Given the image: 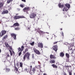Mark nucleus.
I'll return each instance as SVG.
<instances>
[{
    "label": "nucleus",
    "mask_w": 75,
    "mask_h": 75,
    "mask_svg": "<svg viewBox=\"0 0 75 75\" xmlns=\"http://www.w3.org/2000/svg\"><path fill=\"white\" fill-rule=\"evenodd\" d=\"M28 49H26L25 50V52H27V51H28Z\"/></svg>",
    "instance_id": "43"
},
{
    "label": "nucleus",
    "mask_w": 75,
    "mask_h": 75,
    "mask_svg": "<svg viewBox=\"0 0 75 75\" xmlns=\"http://www.w3.org/2000/svg\"><path fill=\"white\" fill-rule=\"evenodd\" d=\"M70 70H69V69H68V72H69V71H70Z\"/></svg>",
    "instance_id": "47"
},
{
    "label": "nucleus",
    "mask_w": 75,
    "mask_h": 75,
    "mask_svg": "<svg viewBox=\"0 0 75 75\" xmlns=\"http://www.w3.org/2000/svg\"><path fill=\"white\" fill-rule=\"evenodd\" d=\"M7 57H10V55L8 54H7Z\"/></svg>",
    "instance_id": "46"
},
{
    "label": "nucleus",
    "mask_w": 75,
    "mask_h": 75,
    "mask_svg": "<svg viewBox=\"0 0 75 75\" xmlns=\"http://www.w3.org/2000/svg\"><path fill=\"white\" fill-rule=\"evenodd\" d=\"M40 33H42V34H44V33H45L41 30H40Z\"/></svg>",
    "instance_id": "34"
},
{
    "label": "nucleus",
    "mask_w": 75,
    "mask_h": 75,
    "mask_svg": "<svg viewBox=\"0 0 75 75\" xmlns=\"http://www.w3.org/2000/svg\"><path fill=\"white\" fill-rule=\"evenodd\" d=\"M0 37H1V33H0Z\"/></svg>",
    "instance_id": "51"
},
{
    "label": "nucleus",
    "mask_w": 75,
    "mask_h": 75,
    "mask_svg": "<svg viewBox=\"0 0 75 75\" xmlns=\"http://www.w3.org/2000/svg\"><path fill=\"white\" fill-rule=\"evenodd\" d=\"M18 10H20V9H18Z\"/></svg>",
    "instance_id": "60"
},
{
    "label": "nucleus",
    "mask_w": 75,
    "mask_h": 75,
    "mask_svg": "<svg viewBox=\"0 0 75 75\" xmlns=\"http://www.w3.org/2000/svg\"><path fill=\"white\" fill-rule=\"evenodd\" d=\"M18 51H21V48H20V47H19L18 49Z\"/></svg>",
    "instance_id": "35"
},
{
    "label": "nucleus",
    "mask_w": 75,
    "mask_h": 75,
    "mask_svg": "<svg viewBox=\"0 0 75 75\" xmlns=\"http://www.w3.org/2000/svg\"><path fill=\"white\" fill-rule=\"evenodd\" d=\"M60 56L61 57H63L64 56V53L62 52L60 53Z\"/></svg>",
    "instance_id": "15"
},
{
    "label": "nucleus",
    "mask_w": 75,
    "mask_h": 75,
    "mask_svg": "<svg viewBox=\"0 0 75 75\" xmlns=\"http://www.w3.org/2000/svg\"><path fill=\"white\" fill-rule=\"evenodd\" d=\"M50 58L51 59H56V57L54 56V55L51 54L50 55Z\"/></svg>",
    "instance_id": "12"
},
{
    "label": "nucleus",
    "mask_w": 75,
    "mask_h": 75,
    "mask_svg": "<svg viewBox=\"0 0 75 75\" xmlns=\"http://www.w3.org/2000/svg\"><path fill=\"white\" fill-rule=\"evenodd\" d=\"M58 6L59 8H62L64 7V5H61V3L59 4Z\"/></svg>",
    "instance_id": "14"
},
{
    "label": "nucleus",
    "mask_w": 75,
    "mask_h": 75,
    "mask_svg": "<svg viewBox=\"0 0 75 75\" xmlns=\"http://www.w3.org/2000/svg\"><path fill=\"white\" fill-rule=\"evenodd\" d=\"M68 9V8H67V7H64V8H63V11H68V9Z\"/></svg>",
    "instance_id": "11"
},
{
    "label": "nucleus",
    "mask_w": 75,
    "mask_h": 75,
    "mask_svg": "<svg viewBox=\"0 0 75 75\" xmlns=\"http://www.w3.org/2000/svg\"><path fill=\"white\" fill-rule=\"evenodd\" d=\"M61 35H63V36H64V33H63V32H62V33H61Z\"/></svg>",
    "instance_id": "42"
},
{
    "label": "nucleus",
    "mask_w": 75,
    "mask_h": 75,
    "mask_svg": "<svg viewBox=\"0 0 75 75\" xmlns=\"http://www.w3.org/2000/svg\"><path fill=\"white\" fill-rule=\"evenodd\" d=\"M21 51H23V49H24V46H22L21 47Z\"/></svg>",
    "instance_id": "31"
},
{
    "label": "nucleus",
    "mask_w": 75,
    "mask_h": 75,
    "mask_svg": "<svg viewBox=\"0 0 75 75\" xmlns=\"http://www.w3.org/2000/svg\"><path fill=\"white\" fill-rule=\"evenodd\" d=\"M47 33V34H49V33Z\"/></svg>",
    "instance_id": "62"
},
{
    "label": "nucleus",
    "mask_w": 75,
    "mask_h": 75,
    "mask_svg": "<svg viewBox=\"0 0 75 75\" xmlns=\"http://www.w3.org/2000/svg\"><path fill=\"white\" fill-rule=\"evenodd\" d=\"M60 30H62V28H61V29H60Z\"/></svg>",
    "instance_id": "54"
},
{
    "label": "nucleus",
    "mask_w": 75,
    "mask_h": 75,
    "mask_svg": "<svg viewBox=\"0 0 75 75\" xmlns=\"http://www.w3.org/2000/svg\"><path fill=\"white\" fill-rule=\"evenodd\" d=\"M69 75H72V73L71 72V70H70L69 71Z\"/></svg>",
    "instance_id": "33"
},
{
    "label": "nucleus",
    "mask_w": 75,
    "mask_h": 75,
    "mask_svg": "<svg viewBox=\"0 0 75 75\" xmlns=\"http://www.w3.org/2000/svg\"><path fill=\"white\" fill-rule=\"evenodd\" d=\"M30 44L32 46H33L34 45V42H33L32 43H30Z\"/></svg>",
    "instance_id": "27"
},
{
    "label": "nucleus",
    "mask_w": 75,
    "mask_h": 75,
    "mask_svg": "<svg viewBox=\"0 0 75 75\" xmlns=\"http://www.w3.org/2000/svg\"><path fill=\"white\" fill-rule=\"evenodd\" d=\"M66 55L68 58H69V54L66 53Z\"/></svg>",
    "instance_id": "22"
},
{
    "label": "nucleus",
    "mask_w": 75,
    "mask_h": 75,
    "mask_svg": "<svg viewBox=\"0 0 75 75\" xmlns=\"http://www.w3.org/2000/svg\"><path fill=\"white\" fill-rule=\"evenodd\" d=\"M52 66L54 68H58V67L56 65H55L54 64H52Z\"/></svg>",
    "instance_id": "17"
},
{
    "label": "nucleus",
    "mask_w": 75,
    "mask_h": 75,
    "mask_svg": "<svg viewBox=\"0 0 75 75\" xmlns=\"http://www.w3.org/2000/svg\"><path fill=\"white\" fill-rule=\"evenodd\" d=\"M5 45H6V47H9V45H8V44L7 43H5Z\"/></svg>",
    "instance_id": "26"
},
{
    "label": "nucleus",
    "mask_w": 75,
    "mask_h": 75,
    "mask_svg": "<svg viewBox=\"0 0 75 75\" xmlns=\"http://www.w3.org/2000/svg\"><path fill=\"white\" fill-rule=\"evenodd\" d=\"M57 48H58V46L57 45L54 46V47H53V49L56 52H57Z\"/></svg>",
    "instance_id": "7"
},
{
    "label": "nucleus",
    "mask_w": 75,
    "mask_h": 75,
    "mask_svg": "<svg viewBox=\"0 0 75 75\" xmlns=\"http://www.w3.org/2000/svg\"><path fill=\"white\" fill-rule=\"evenodd\" d=\"M15 69L16 71V73H17V72H18V69L17 67H15Z\"/></svg>",
    "instance_id": "29"
},
{
    "label": "nucleus",
    "mask_w": 75,
    "mask_h": 75,
    "mask_svg": "<svg viewBox=\"0 0 75 75\" xmlns=\"http://www.w3.org/2000/svg\"><path fill=\"white\" fill-rule=\"evenodd\" d=\"M29 70H30V69H25V71H26L27 72H29Z\"/></svg>",
    "instance_id": "23"
},
{
    "label": "nucleus",
    "mask_w": 75,
    "mask_h": 75,
    "mask_svg": "<svg viewBox=\"0 0 75 75\" xmlns=\"http://www.w3.org/2000/svg\"><path fill=\"white\" fill-rule=\"evenodd\" d=\"M6 32L5 30H2L1 31V37H2L5 34H6Z\"/></svg>",
    "instance_id": "10"
},
{
    "label": "nucleus",
    "mask_w": 75,
    "mask_h": 75,
    "mask_svg": "<svg viewBox=\"0 0 75 75\" xmlns=\"http://www.w3.org/2000/svg\"><path fill=\"white\" fill-rule=\"evenodd\" d=\"M1 50L0 49V53H1Z\"/></svg>",
    "instance_id": "50"
},
{
    "label": "nucleus",
    "mask_w": 75,
    "mask_h": 75,
    "mask_svg": "<svg viewBox=\"0 0 75 75\" xmlns=\"http://www.w3.org/2000/svg\"><path fill=\"white\" fill-rule=\"evenodd\" d=\"M32 58L34 59V54H32Z\"/></svg>",
    "instance_id": "39"
},
{
    "label": "nucleus",
    "mask_w": 75,
    "mask_h": 75,
    "mask_svg": "<svg viewBox=\"0 0 75 75\" xmlns=\"http://www.w3.org/2000/svg\"><path fill=\"white\" fill-rule=\"evenodd\" d=\"M32 70L33 72H34V71H35V68H33Z\"/></svg>",
    "instance_id": "40"
},
{
    "label": "nucleus",
    "mask_w": 75,
    "mask_h": 75,
    "mask_svg": "<svg viewBox=\"0 0 75 75\" xmlns=\"http://www.w3.org/2000/svg\"><path fill=\"white\" fill-rule=\"evenodd\" d=\"M48 40V38H47Z\"/></svg>",
    "instance_id": "61"
},
{
    "label": "nucleus",
    "mask_w": 75,
    "mask_h": 75,
    "mask_svg": "<svg viewBox=\"0 0 75 75\" xmlns=\"http://www.w3.org/2000/svg\"><path fill=\"white\" fill-rule=\"evenodd\" d=\"M21 51L19 53V56H20V55H21Z\"/></svg>",
    "instance_id": "41"
},
{
    "label": "nucleus",
    "mask_w": 75,
    "mask_h": 75,
    "mask_svg": "<svg viewBox=\"0 0 75 75\" xmlns=\"http://www.w3.org/2000/svg\"><path fill=\"white\" fill-rule=\"evenodd\" d=\"M20 6H21V7H22V8H23V7H24V4H21L20 5Z\"/></svg>",
    "instance_id": "28"
},
{
    "label": "nucleus",
    "mask_w": 75,
    "mask_h": 75,
    "mask_svg": "<svg viewBox=\"0 0 75 75\" xmlns=\"http://www.w3.org/2000/svg\"><path fill=\"white\" fill-rule=\"evenodd\" d=\"M33 50L35 53L36 54H38V55H40V54H41V53L39 51L36 50L35 49H34Z\"/></svg>",
    "instance_id": "4"
},
{
    "label": "nucleus",
    "mask_w": 75,
    "mask_h": 75,
    "mask_svg": "<svg viewBox=\"0 0 75 75\" xmlns=\"http://www.w3.org/2000/svg\"><path fill=\"white\" fill-rule=\"evenodd\" d=\"M9 48L10 49L9 50H11V51H12V47H11L9 46Z\"/></svg>",
    "instance_id": "37"
},
{
    "label": "nucleus",
    "mask_w": 75,
    "mask_h": 75,
    "mask_svg": "<svg viewBox=\"0 0 75 75\" xmlns=\"http://www.w3.org/2000/svg\"><path fill=\"white\" fill-rule=\"evenodd\" d=\"M60 42V41L55 42H54L53 44H57V42Z\"/></svg>",
    "instance_id": "36"
},
{
    "label": "nucleus",
    "mask_w": 75,
    "mask_h": 75,
    "mask_svg": "<svg viewBox=\"0 0 75 75\" xmlns=\"http://www.w3.org/2000/svg\"><path fill=\"white\" fill-rule=\"evenodd\" d=\"M22 1H23L24 2H25V0H22Z\"/></svg>",
    "instance_id": "44"
},
{
    "label": "nucleus",
    "mask_w": 75,
    "mask_h": 75,
    "mask_svg": "<svg viewBox=\"0 0 75 75\" xmlns=\"http://www.w3.org/2000/svg\"><path fill=\"white\" fill-rule=\"evenodd\" d=\"M55 61L54 60H52L50 61V62H51V64H52L53 63H55Z\"/></svg>",
    "instance_id": "21"
},
{
    "label": "nucleus",
    "mask_w": 75,
    "mask_h": 75,
    "mask_svg": "<svg viewBox=\"0 0 75 75\" xmlns=\"http://www.w3.org/2000/svg\"><path fill=\"white\" fill-rule=\"evenodd\" d=\"M27 57V58L28 59H29V57H30V53L28 52L23 57V59L24 61H25V58H26V57Z\"/></svg>",
    "instance_id": "1"
},
{
    "label": "nucleus",
    "mask_w": 75,
    "mask_h": 75,
    "mask_svg": "<svg viewBox=\"0 0 75 75\" xmlns=\"http://www.w3.org/2000/svg\"><path fill=\"white\" fill-rule=\"evenodd\" d=\"M9 52H10L11 56H12L13 55V53H12V52H11V51L10 50H9Z\"/></svg>",
    "instance_id": "30"
},
{
    "label": "nucleus",
    "mask_w": 75,
    "mask_h": 75,
    "mask_svg": "<svg viewBox=\"0 0 75 75\" xmlns=\"http://www.w3.org/2000/svg\"><path fill=\"white\" fill-rule=\"evenodd\" d=\"M6 0H3V1H6Z\"/></svg>",
    "instance_id": "56"
},
{
    "label": "nucleus",
    "mask_w": 75,
    "mask_h": 75,
    "mask_svg": "<svg viewBox=\"0 0 75 75\" xmlns=\"http://www.w3.org/2000/svg\"><path fill=\"white\" fill-rule=\"evenodd\" d=\"M16 16H17V15H18V14L17 13V14H16Z\"/></svg>",
    "instance_id": "53"
},
{
    "label": "nucleus",
    "mask_w": 75,
    "mask_h": 75,
    "mask_svg": "<svg viewBox=\"0 0 75 75\" xmlns=\"http://www.w3.org/2000/svg\"><path fill=\"white\" fill-rule=\"evenodd\" d=\"M32 67V66H30V68H31Z\"/></svg>",
    "instance_id": "58"
},
{
    "label": "nucleus",
    "mask_w": 75,
    "mask_h": 75,
    "mask_svg": "<svg viewBox=\"0 0 75 75\" xmlns=\"http://www.w3.org/2000/svg\"><path fill=\"white\" fill-rule=\"evenodd\" d=\"M65 6H66V7H67V8H68L69 9L70 8V5L68 4H65Z\"/></svg>",
    "instance_id": "13"
},
{
    "label": "nucleus",
    "mask_w": 75,
    "mask_h": 75,
    "mask_svg": "<svg viewBox=\"0 0 75 75\" xmlns=\"http://www.w3.org/2000/svg\"><path fill=\"white\" fill-rule=\"evenodd\" d=\"M73 44H72L71 45V47H73Z\"/></svg>",
    "instance_id": "52"
},
{
    "label": "nucleus",
    "mask_w": 75,
    "mask_h": 75,
    "mask_svg": "<svg viewBox=\"0 0 75 75\" xmlns=\"http://www.w3.org/2000/svg\"><path fill=\"white\" fill-rule=\"evenodd\" d=\"M11 7H9V10H11Z\"/></svg>",
    "instance_id": "45"
},
{
    "label": "nucleus",
    "mask_w": 75,
    "mask_h": 75,
    "mask_svg": "<svg viewBox=\"0 0 75 75\" xmlns=\"http://www.w3.org/2000/svg\"><path fill=\"white\" fill-rule=\"evenodd\" d=\"M69 49H71V48H70V47H69Z\"/></svg>",
    "instance_id": "59"
},
{
    "label": "nucleus",
    "mask_w": 75,
    "mask_h": 75,
    "mask_svg": "<svg viewBox=\"0 0 75 75\" xmlns=\"http://www.w3.org/2000/svg\"><path fill=\"white\" fill-rule=\"evenodd\" d=\"M43 75H47V74H46L45 73H44L43 74Z\"/></svg>",
    "instance_id": "49"
},
{
    "label": "nucleus",
    "mask_w": 75,
    "mask_h": 75,
    "mask_svg": "<svg viewBox=\"0 0 75 75\" xmlns=\"http://www.w3.org/2000/svg\"><path fill=\"white\" fill-rule=\"evenodd\" d=\"M13 0H8L7 2L8 3H10V2H12Z\"/></svg>",
    "instance_id": "24"
},
{
    "label": "nucleus",
    "mask_w": 75,
    "mask_h": 75,
    "mask_svg": "<svg viewBox=\"0 0 75 75\" xmlns=\"http://www.w3.org/2000/svg\"><path fill=\"white\" fill-rule=\"evenodd\" d=\"M25 18L24 16H15L14 17V19H15L16 20H17V19H18V18Z\"/></svg>",
    "instance_id": "3"
},
{
    "label": "nucleus",
    "mask_w": 75,
    "mask_h": 75,
    "mask_svg": "<svg viewBox=\"0 0 75 75\" xmlns=\"http://www.w3.org/2000/svg\"><path fill=\"white\" fill-rule=\"evenodd\" d=\"M29 10H30V8L28 7L27 8L25 7L23 10V11L24 12H27Z\"/></svg>",
    "instance_id": "6"
},
{
    "label": "nucleus",
    "mask_w": 75,
    "mask_h": 75,
    "mask_svg": "<svg viewBox=\"0 0 75 75\" xmlns=\"http://www.w3.org/2000/svg\"><path fill=\"white\" fill-rule=\"evenodd\" d=\"M54 35V37L55 38V35Z\"/></svg>",
    "instance_id": "55"
},
{
    "label": "nucleus",
    "mask_w": 75,
    "mask_h": 75,
    "mask_svg": "<svg viewBox=\"0 0 75 75\" xmlns=\"http://www.w3.org/2000/svg\"><path fill=\"white\" fill-rule=\"evenodd\" d=\"M20 67H21V68H23V63L22 62H21L20 63Z\"/></svg>",
    "instance_id": "25"
},
{
    "label": "nucleus",
    "mask_w": 75,
    "mask_h": 75,
    "mask_svg": "<svg viewBox=\"0 0 75 75\" xmlns=\"http://www.w3.org/2000/svg\"><path fill=\"white\" fill-rule=\"evenodd\" d=\"M13 25L14 26H19V24H18V23H16L13 24Z\"/></svg>",
    "instance_id": "19"
},
{
    "label": "nucleus",
    "mask_w": 75,
    "mask_h": 75,
    "mask_svg": "<svg viewBox=\"0 0 75 75\" xmlns=\"http://www.w3.org/2000/svg\"><path fill=\"white\" fill-rule=\"evenodd\" d=\"M37 15L35 13H33L30 15V18H34Z\"/></svg>",
    "instance_id": "2"
},
{
    "label": "nucleus",
    "mask_w": 75,
    "mask_h": 75,
    "mask_svg": "<svg viewBox=\"0 0 75 75\" xmlns=\"http://www.w3.org/2000/svg\"><path fill=\"white\" fill-rule=\"evenodd\" d=\"M19 29L20 28H15V30H19Z\"/></svg>",
    "instance_id": "32"
},
{
    "label": "nucleus",
    "mask_w": 75,
    "mask_h": 75,
    "mask_svg": "<svg viewBox=\"0 0 75 75\" xmlns=\"http://www.w3.org/2000/svg\"><path fill=\"white\" fill-rule=\"evenodd\" d=\"M7 37H8V36H7V35H5L3 37L2 40H4V39H6V38H7Z\"/></svg>",
    "instance_id": "18"
},
{
    "label": "nucleus",
    "mask_w": 75,
    "mask_h": 75,
    "mask_svg": "<svg viewBox=\"0 0 75 75\" xmlns=\"http://www.w3.org/2000/svg\"><path fill=\"white\" fill-rule=\"evenodd\" d=\"M4 4H3V3H2L1 2L0 3V8H1V7L2 6H3Z\"/></svg>",
    "instance_id": "20"
},
{
    "label": "nucleus",
    "mask_w": 75,
    "mask_h": 75,
    "mask_svg": "<svg viewBox=\"0 0 75 75\" xmlns=\"http://www.w3.org/2000/svg\"><path fill=\"white\" fill-rule=\"evenodd\" d=\"M8 11L7 10L3 11L2 12V14H8Z\"/></svg>",
    "instance_id": "9"
},
{
    "label": "nucleus",
    "mask_w": 75,
    "mask_h": 75,
    "mask_svg": "<svg viewBox=\"0 0 75 75\" xmlns=\"http://www.w3.org/2000/svg\"><path fill=\"white\" fill-rule=\"evenodd\" d=\"M13 53L14 54V51H13Z\"/></svg>",
    "instance_id": "57"
},
{
    "label": "nucleus",
    "mask_w": 75,
    "mask_h": 75,
    "mask_svg": "<svg viewBox=\"0 0 75 75\" xmlns=\"http://www.w3.org/2000/svg\"><path fill=\"white\" fill-rule=\"evenodd\" d=\"M40 67H41V66H40V65H39L37 67H36V68H40Z\"/></svg>",
    "instance_id": "38"
},
{
    "label": "nucleus",
    "mask_w": 75,
    "mask_h": 75,
    "mask_svg": "<svg viewBox=\"0 0 75 75\" xmlns=\"http://www.w3.org/2000/svg\"><path fill=\"white\" fill-rule=\"evenodd\" d=\"M6 72H8L10 71V69L8 68H6Z\"/></svg>",
    "instance_id": "16"
},
{
    "label": "nucleus",
    "mask_w": 75,
    "mask_h": 75,
    "mask_svg": "<svg viewBox=\"0 0 75 75\" xmlns=\"http://www.w3.org/2000/svg\"><path fill=\"white\" fill-rule=\"evenodd\" d=\"M64 75H67V74H66V73H64Z\"/></svg>",
    "instance_id": "48"
},
{
    "label": "nucleus",
    "mask_w": 75,
    "mask_h": 75,
    "mask_svg": "<svg viewBox=\"0 0 75 75\" xmlns=\"http://www.w3.org/2000/svg\"><path fill=\"white\" fill-rule=\"evenodd\" d=\"M38 47L40 48H43V44L42 43H38Z\"/></svg>",
    "instance_id": "5"
},
{
    "label": "nucleus",
    "mask_w": 75,
    "mask_h": 75,
    "mask_svg": "<svg viewBox=\"0 0 75 75\" xmlns=\"http://www.w3.org/2000/svg\"><path fill=\"white\" fill-rule=\"evenodd\" d=\"M11 36L13 37L14 40H16V35L14 33H12L11 34Z\"/></svg>",
    "instance_id": "8"
}]
</instances>
